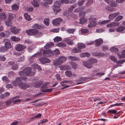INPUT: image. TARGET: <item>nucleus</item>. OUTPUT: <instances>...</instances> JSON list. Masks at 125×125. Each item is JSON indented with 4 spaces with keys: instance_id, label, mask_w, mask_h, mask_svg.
Returning a JSON list of instances; mask_svg holds the SVG:
<instances>
[{
    "instance_id": "obj_1",
    "label": "nucleus",
    "mask_w": 125,
    "mask_h": 125,
    "mask_svg": "<svg viewBox=\"0 0 125 125\" xmlns=\"http://www.w3.org/2000/svg\"><path fill=\"white\" fill-rule=\"evenodd\" d=\"M31 69L30 67H27L24 68L22 71L19 72V74L21 77H17L15 81H12L11 83L15 86H18L23 89H26L27 88L29 87V85L23 83L22 80H26L27 78L25 77H22L24 75L26 76H33L35 75V72H31Z\"/></svg>"
},
{
    "instance_id": "obj_2",
    "label": "nucleus",
    "mask_w": 125,
    "mask_h": 125,
    "mask_svg": "<svg viewBox=\"0 0 125 125\" xmlns=\"http://www.w3.org/2000/svg\"><path fill=\"white\" fill-rule=\"evenodd\" d=\"M67 59V58L64 56H62L59 57L57 59L56 61L54 62L53 64L55 66H58L65 62Z\"/></svg>"
},
{
    "instance_id": "obj_3",
    "label": "nucleus",
    "mask_w": 125,
    "mask_h": 125,
    "mask_svg": "<svg viewBox=\"0 0 125 125\" xmlns=\"http://www.w3.org/2000/svg\"><path fill=\"white\" fill-rule=\"evenodd\" d=\"M48 83H45L42 85L41 87V91L45 92H51L52 91L53 89H47L48 88Z\"/></svg>"
},
{
    "instance_id": "obj_4",
    "label": "nucleus",
    "mask_w": 125,
    "mask_h": 125,
    "mask_svg": "<svg viewBox=\"0 0 125 125\" xmlns=\"http://www.w3.org/2000/svg\"><path fill=\"white\" fill-rule=\"evenodd\" d=\"M3 42L4 43V46L8 49L11 48L12 47L11 42L7 39H4L3 41Z\"/></svg>"
},
{
    "instance_id": "obj_5",
    "label": "nucleus",
    "mask_w": 125,
    "mask_h": 125,
    "mask_svg": "<svg viewBox=\"0 0 125 125\" xmlns=\"http://www.w3.org/2000/svg\"><path fill=\"white\" fill-rule=\"evenodd\" d=\"M43 55L44 56L49 57L53 56V53L50 50H43Z\"/></svg>"
},
{
    "instance_id": "obj_6",
    "label": "nucleus",
    "mask_w": 125,
    "mask_h": 125,
    "mask_svg": "<svg viewBox=\"0 0 125 125\" xmlns=\"http://www.w3.org/2000/svg\"><path fill=\"white\" fill-rule=\"evenodd\" d=\"M62 21V20L61 18H57L52 20V23L53 25L58 26Z\"/></svg>"
},
{
    "instance_id": "obj_7",
    "label": "nucleus",
    "mask_w": 125,
    "mask_h": 125,
    "mask_svg": "<svg viewBox=\"0 0 125 125\" xmlns=\"http://www.w3.org/2000/svg\"><path fill=\"white\" fill-rule=\"evenodd\" d=\"M26 47V46H25L23 45L20 44H18L15 45V49L16 51H20L25 49Z\"/></svg>"
},
{
    "instance_id": "obj_8",
    "label": "nucleus",
    "mask_w": 125,
    "mask_h": 125,
    "mask_svg": "<svg viewBox=\"0 0 125 125\" xmlns=\"http://www.w3.org/2000/svg\"><path fill=\"white\" fill-rule=\"evenodd\" d=\"M83 65L88 69H90L93 66V65L88 60L86 62L83 61L82 62Z\"/></svg>"
},
{
    "instance_id": "obj_9",
    "label": "nucleus",
    "mask_w": 125,
    "mask_h": 125,
    "mask_svg": "<svg viewBox=\"0 0 125 125\" xmlns=\"http://www.w3.org/2000/svg\"><path fill=\"white\" fill-rule=\"evenodd\" d=\"M40 61L42 63L45 64L46 63H49L51 61L47 58L44 57H41L39 59Z\"/></svg>"
},
{
    "instance_id": "obj_10",
    "label": "nucleus",
    "mask_w": 125,
    "mask_h": 125,
    "mask_svg": "<svg viewBox=\"0 0 125 125\" xmlns=\"http://www.w3.org/2000/svg\"><path fill=\"white\" fill-rule=\"evenodd\" d=\"M105 2L112 7H115L117 5L116 3L113 0H105Z\"/></svg>"
},
{
    "instance_id": "obj_11",
    "label": "nucleus",
    "mask_w": 125,
    "mask_h": 125,
    "mask_svg": "<svg viewBox=\"0 0 125 125\" xmlns=\"http://www.w3.org/2000/svg\"><path fill=\"white\" fill-rule=\"evenodd\" d=\"M10 30L13 34H16L19 33L20 30L18 29L15 27H13L11 28Z\"/></svg>"
},
{
    "instance_id": "obj_12",
    "label": "nucleus",
    "mask_w": 125,
    "mask_h": 125,
    "mask_svg": "<svg viewBox=\"0 0 125 125\" xmlns=\"http://www.w3.org/2000/svg\"><path fill=\"white\" fill-rule=\"evenodd\" d=\"M40 0H33L31 3L34 7H38Z\"/></svg>"
},
{
    "instance_id": "obj_13",
    "label": "nucleus",
    "mask_w": 125,
    "mask_h": 125,
    "mask_svg": "<svg viewBox=\"0 0 125 125\" xmlns=\"http://www.w3.org/2000/svg\"><path fill=\"white\" fill-rule=\"evenodd\" d=\"M119 12H118L111 14L109 15V19H113L119 15Z\"/></svg>"
},
{
    "instance_id": "obj_14",
    "label": "nucleus",
    "mask_w": 125,
    "mask_h": 125,
    "mask_svg": "<svg viewBox=\"0 0 125 125\" xmlns=\"http://www.w3.org/2000/svg\"><path fill=\"white\" fill-rule=\"evenodd\" d=\"M117 55L119 59L124 58H125V49L123 50L122 52L119 53Z\"/></svg>"
},
{
    "instance_id": "obj_15",
    "label": "nucleus",
    "mask_w": 125,
    "mask_h": 125,
    "mask_svg": "<svg viewBox=\"0 0 125 125\" xmlns=\"http://www.w3.org/2000/svg\"><path fill=\"white\" fill-rule=\"evenodd\" d=\"M92 54L93 56L96 57L98 56V57L103 56L105 55L103 53H100L98 52H93Z\"/></svg>"
},
{
    "instance_id": "obj_16",
    "label": "nucleus",
    "mask_w": 125,
    "mask_h": 125,
    "mask_svg": "<svg viewBox=\"0 0 125 125\" xmlns=\"http://www.w3.org/2000/svg\"><path fill=\"white\" fill-rule=\"evenodd\" d=\"M54 45V43L52 42L47 43L44 46V48L47 49L53 46Z\"/></svg>"
},
{
    "instance_id": "obj_17",
    "label": "nucleus",
    "mask_w": 125,
    "mask_h": 125,
    "mask_svg": "<svg viewBox=\"0 0 125 125\" xmlns=\"http://www.w3.org/2000/svg\"><path fill=\"white\" fill-rule=\"evenodd\" d=\"M16 17V15L12 13H9L8 16V19L11 21L14 18H15Z\"/></svg>"
},
{
    "instance_id": "obj_18",
    "label": "nucleus",
    "mask_w": 125,
    "mask_h": 125,
    "mask_svg": "<svg viewBox=\"0 0 125 125\" xmlns=\"http://www.w3.org/2000/svg\"><path fill=\"white\" fill-rule=\"evenodd\" d=\"M95 44L96 46H98L101 44L103 42V40L102 39L100 38L95 41Z\"/></svg>"
},
{
    "instance_id": "obj_19",
    "label": "nucleus",
    "mask_w": 125,
    "mask_h": 125,
    "mask_svg": "<svg viewBox=\"0 0 125 125\" xmlns=\"http://www.w3.org/2000/svg\"><path fill=\"white\" fill-rule=\"evenodd\" d=\"M77 47L81 50V49L85 48V45L82 43H78L77 44Z\"/></svg>"
},
{
    "instance_id": "obj_20",
    "label": "nucleus",
    "mask_w": 125,
    "mask_h": 125,
    "mask_svg": "<svg viewBox=\"0 0 125 125\" xmlns=\"http://www.w3.org/2000/svg\"><path fill=\"white\" fill-rule=\"evenodd\" d=\"M7 17L5 13L2 12L0 13V19L3 20H5L6 19Z\"/></svg>"
},
{
    "instance_id": "obj_21",
    "label": "nucleus",
    "mask_w": 125,
    "mask_h": 125,
    "mask_svg": "<svg viewBox=\"0 0 125 125\" xmlns=\"http://www.w3.org/2000/svg\"><path fill=\"white\" fill-rule=\"evenodd\" d=\"M24 16L25 19L28 21H30L32 20V19L31 18L30 16L28 15L27 13H25L24 14Z\"/></svg>"
},
{
    "instance_id": "obj_22",
    "label": "nucleus",
    "mask_w": 125,
    "mask_h": 125,
    "mask_svg": "<svg viewBox=\"0 0 125 125\" xmlns=\"http://www.w3.org/2000/svg\"><path fill=\"white\" fill-rule=\"evenodd\" d=\"M125 29V27L122 26L119 27L116 29V31L119 32H121Z\"/></svg>"
},
{
    "instance_id": "obj_23",
    "label": "nucleus",
    "mask_w": 125,
    "mask_h": 125,
    "mask_svg": "<svg viewBox=\"0 0 125 125\" xmlns=\"http://www.w3.org/2000/svg\"><path fill=\"white\" fill-rule=\"evenodd\" d=\"M43 83H42L40 81H37L34 83V86L37 88L39 87Z\"/></svg>"
},
{
    "instance_id": "obj_24",
    "label": "nucleus",
    "mask_w": 125,
    "mask_h": 125,
    "mask_svg": "<svg viewBox=\"0 0 125 125\" xmlns=\"http://www.w3.org/2000/svg\"><path fill=\"white\" fill-rule=\"evenodd\" d=\"M59 67L61 70H66L69 69L70 68L69 66L67 65H62L60 66Z\"/></svg>"
},
{
    "instance_id": "obj_25",
    "label": "nucleus",
    "mask_w": 125,
    "mask_h": 125,
    "mask_svg": "<svg viewBox=\"0 0 125 125\" xmlns=\"http://www.w3.org/2000/svg\"><path fill=\"white\" fill-rule=\"evenodd\" d=\"M68 58L72 61H79V59L78 58L75 56H70L68 57Z\"/></svg>"
},
{
    "instance_id": "obj_26",
    "label": "nucleus",
    "mask_w": 125,
    "mask_h": 125,
    "mask_svg": "<svg viewBox=\"0 0 125 125\" xmlns=\"http://www.w3.org/2000/svg\"><path fill=\"white\" fill-rule=\"evenodd\" d=\"M60 7L57 6H52V8L54 11H56V13H58L60 11L61 9L60 8Z\"/></svg>"
},
{
    "instance_id": "obj_27",
    "label": "nucleus",
    "mask_w": 125,
    "mask_h": 125,
    "mask_svg": "<svg viewBox=\"0 0 125 125\" xmlns=\"http://www.w3.org/2000/svg\"><path fill=\"white\" fill-rule=\"evenodd\" d=\"M12 41L15 42H18L20 40V39L18 37H16L15 36L12 37L11 38Z\"/></svg>"
},
{
    "instance_id": "obj_28",
    "label": "nucleus",
    "mask_w": 125,
    "mask_h": 125,
    "mask_svg": "<svg viewBox=\"0 0 125 125\" xmlns=\"http://www.w3.org/2000/svg\"><path fill=\"white\" fill-rule=\"evenodd\" d=\"M81 50L78 48H75L72 50V52L74 53H78L81 52Z\"/></svg>"
},
{
    "instance_id": "obj_29",
    "label": "nucleus",
    "mask_w": 125,
    "mask_h": 125,
    "mask_svg": "<svg viewBox=\"0 0 125 125\" xmlns=\"http://www.w3.org/2000/svg\"><path fill=\"white\" fill-rule=\"evenodd\" d=\"M90 22L97 24V23L96 22V19L95 18H90L89 19Z\"/></svg>"
},
{
    "instance_id": "obj_30",
    "label": "nucleus",
    "mask_w": 125,
    "mask_h": 125,
    "mask_svg": "<svg viewBox=\"0 0 125 125\" xmlns=\"http://www.w3.org/2000/svg\"><path fill=\"white\" fill-rule=\"evenodd\" d=\"M87 21V19H85L84 17L83 18H81L80 19V24H82L83 23H84Z\"/></svg>"
},
{
    "instance_id": "obj_31",
    "label": "nucleus",
    "mask_w": 125,
    "mask_h": 125,
    "mask_svg": "<svg viewBox=\"0 0 125 125\" xmlns=\"http://www.w3.org/2000/svg\"><path fill=\"white\" fill-rule=\"evenodd\" d=\"M88 60L92 64L93 66L94 64L96 63L97 62V60L95 59L91 58L89 59Z\"/></svg>"
},
{
    "instance_id": "obj_32",
    "label": "nucleus",
    "mask_w": 125,
    "mask_h": 125,
    "mask_svg": "<svg viewBox=\"0 0 125 125\" xmlns=\"http://www.w3.org/2000/svg\"><path fill=\"white\" fill-rule=\"evenodd\" d=\"M12 9L15 10H17L19 9V6L16 4H13L11 6Z\"/></svg>"
},
{
    "instance_id": "obj_33",
    "label": "nucleus",
    "mask_w": 125,
    "mask_h": 125,
    "mask_svg": "<svg viewBox=\"0 0 125 125\" xmlns=\"http://www.w3.org/2000/svg\"><path fill=\"white\" fill-rule=\"evenodd\" d=\"M57 46H58L61 47H66V45L65 43H63L62 42H60L57 44Z\"/></svg>"
},
{
    "instance_id": "obj_34",
    "label": "nucleus",
    "mask_w": 125,
    "mask_h": 125,
    "mask_svg": "<svg viewBox=\"0 0 125 125\" xmlns=\"http://www.w3.org/2000/svg\"><path fill=\"white\" fill-rule=\"evenodd\" d=\"M62 40V38L60 37L56 36L54 39V42H58Z\"/></svg>"
},
{
    "instance_id": "obj_35",
    "label": "nucleus",
    "mask_w": 125,
    "mask_h": 125,
    "mask_svg": "<svg viewBox=\"0 0 125 125\" xmlns=\"http://www.w3.org/2000/svg\"><path fill=\"white\" fill-rule=\"evenodd\" d=\"M110 50V51L114 52L116 53H117L118 51V50L117 48L115 47H113L111 48Z\"/></svg>"
},
{
    "instance_id": "obj_36",
    "label": "nucleus",
    "mask_w": 125,
    "mask_h": 125,
    "mask_svg": "<svg viewBox=\"0 0 125 125\" xmlns=\"http://www.w3.org/2000/svg\"><path fill=\"white\" fill-rule=\"evenodd\" d=\"M110 21L109 20H104L102 21H100L98 23V24L99 25H102L104 24H106L109 22Z\"/></svg>"
},
{
    "instance_id": "obj_37",
    "label": "nucleus",
    "mask_w": 125,
    "mask_h": 125,
    "mask_svg": "<svg viewBox=\"0 0 125 125\" xmlns=\"http://www.w3.org/2000/svg\"><path fill=\"white\" fill-rule=\"evenodd\" d=\"M93 0H87V2L86 5V6L88 7L90 6L93 3Z\"/></svg>"
},
{
    "instance_id": "obj_38",
    "label": "nucleus",
    "mask_w": 125,
    "mask_h": 125,
    "mask_svg": "<svg viewBox=\"0 0 125 125\" xmlns=\"http://www.w3.org/2000/svg\"><path fill=\"white\" fill-rule=\"evenodd\" d=\"M77 4H74L73 6H71L68 9V11L71 12L75 8Z\"/></svg>"
},
{
    "instance_id": "obj_39",
    "label": "nucleus",
    "mask_w": 125,
    "mask_h": 125,
    "mask_svg": "<svg viewBox=\"0 0 125 125\" xmlns=\"http://www.w3.org/2000/svg\"><path fill=\"white\" fill-rule=\"evenodd\" d=\"M81 31L82 34H84L88 32L89 30L86 29H81Z\"/></svg>"
},
{
    "instance_id": "obj_40",
    "label": "nucleus",
    "mask_w": 125,
    "mask_h": 125,
    "mask_svg": "<svg viewBox=\"0 0 125 125\" xmlns=\"http://www.w3.org/2000/svg\"><path fill=\"white\" fill-rule=\"evenodd\" d=\"M49 20L48 18H45L43 22L47 26H48L49 24Z\"/></svg>"
},
{
    "instance_id": "obj_41",
    "label": "nucleus",
    "mask_w": 125,
    "mask_h": 125,
    "mask_svg": "<svg viewBox=\"0 0 125 125\" xmlns=\"http://www.w3.org/2000/svg\"><path fill=\"white\" fill-rule=\"evenodd\" d=\"M41 28V26L40 25L37 24H34L32 26V28L34 29H40Z\"/></svg>"
},
{
    "instance_id": "obj_42",
    "label": "nucleus",
    "mask_w": 125,
    "mask_h": 125,
    "mask_svg": "<svg viewBox=\"0 0 125 125\" xmlns=\"http://www.w3.org/2000/svg\"><path fill=\"white\" fill-rule=\"evenodd\" d=\"M75 31L74 29H69L67 30V31L70 33L73 34Z\"/></svg>"
},
{
    "instance_id": "obj_43",
    "label": "nucleus",
    "mask_w": 125,
    "mask_h": 125,
    "mask_svg": "<svg viewBox=\"0 0 125 125\" xmlns=\"http://www.w3.org/2000/svg\"><path fill=\"white\" fill-rule=\"evenodd\" d=\"M2 80L3 81L6 83H8L9 82L8 79L6 76H4L2 77Z\"/></svg>"
},
{
    "instance_id": "obj_44",
    "label": "nucleus",
    "mask_w": 125,
    "mask_h": 125,
    "mask_svg": "<svg viewBox=\"0 0 125 125\" xmlns=\"http://www.w3.org/2000/svg\"><path fill=\"white\" fill-rule=\"evenodd\" d=\"M8 49L5 47H2L0 48V51L1 52H4L7 51Z\"/></svg>"
},
{
    "instance_id": "obj_45",
    "label": "nucleus",
    "mask_w": 125,
    "mask_h": 125,
    "mask_svg": "<svg viewBox=\"0 0 125 125\" xmlns=\"http://www.w3.org/2000/svg\"><path fill=\"white\" fill-rule=\"evenodd\" d=\"M108 112L110 114L112 113L113 114H115L117 113V111L116 110H110L108 111Z\"/></svg>"
},
{
    "instance_id": "obj_46",
    "label": "nucleus",
    "mask_w": 125,
    "mask_h": 125,
    "mask_svg": "<svg viewBox=\"0 0 125 125\" xmlns=\"http://www.w3.org/2000/svg\"><path fill=\"white\" fill-rule=\"evenodd\" d=\"M60 2L59 1H56L55 2L53 6L60 7Z\"/></svg>"
},
{
    "instance_id": "obj_47",
    "label": "nucleus",
    "mask_w": 125,
    "mask_h": 125,
    "mask_svg": "<svg viewBox=\"0 0 125 125\" xmlns=\"http://www.w3.org/2000/svg\"><path fill=\"white\" fill-rule=\"evenodd\" d=\"M79 81H81L82 82H79L77 83V84H79L81 83H83V81H85V78H80L78 79Z\"/></svg>"
},
{
    "instance_id": "obj_48",
    "label": "nucleus",
    "mask_w": 125,
    "mask_h": 125,
    "mask_svg": "<svg viewBox=\"0 0 125 125\" xmlns=\"http://www.w3.org/2000/svg\"><path fill=\"white\" fill-rule=\"evenodd\" d=\"M65 75L68 77H70L72 75V72L69 71H67L65 72Z\"/></svg>"
},
{
    "instance_id": "obj_49",
    "label": "nucleus",
    "mask_w": 125,
    "mask_h": 125,
    "mask_svg": "<svg viewBox=\"0 0 125 125\" xmlns=\"http://www.w3.org/2000/svg\"><path fill=\"white\" fill-rule=\"evenodd\" d=\"M90 22V23L88 25V27L90 28H92L93 27H95L96 25V24H94V23Z\"/></svg>"
},
{
    "instance_id": "obj_50",
    "label": "nucleus",
    "mask_w": 125,
    "mask_h": 125,
    "mask_svg": "<svg viewBox=\"0 0 125 125\" xmlns=\"http://www.w3.org/2000/svg\"><path fill=\"white\" fill-rule=\"evenodd\" d=\"M71 65L72 68L74 69H76L77 67V65L75 63L72 62L71 63Z\"/></svg>"
},
{
    "instance_id": "obj_51",
    "label": "nucleus",
    "mask_w": 125,
    "mask_h": 125,
    "mask_svg": "<svg viewBox=\"0 0 125 125\" xmlns=\"http://www.w3.org/2000/svg\"><path fill=\"white\" fill-rule=\"evenodd\" d=\"M85 0H80L78 2V4L79 6H81L82 5L85 1Z\"/></svg>"
},
{
    "instance_id": "obj_52",
    "label": "nucleus",
    "mask_w": 125,
    "mask_h": 125,
    "mask_svg": "<svg viewBox=\"0 0 125 125\" xmlns=\"http://www.w3.org/2000/svg\"><path fill=\"white\" fill-rule=\"evenodd\" d=\"M79 16L80 17H84L85 16V13L84 11H81L79 14Z\"/></svg>"
},
{
    "instance_id": "obj_53",
    "label": "nucleus",
    "mask_w": 125,
    "mask_h": 125,
    "mask_svg": "<svg viewBox=\"0 0 125 125\" xmlns=\"http://www.w3.org/2000/svg\"><path fill=\"white\" fill-rule=\"evenodd\" d=\"M123 17L122 16H119L117 17L115 20V21H118L122 19Z\"/></svg>"
},
{
    "instance_id": "obj_54",
    "label": "nucleus",
    "mask_w": 125,
    "mask_h": 125,
    "mask_svg": "<svg viewBox=\"0 0 125 125\" xmlns=\"http://www.w3.org/2000/svg\"><path fill=\"white\" fill-rule=\"evenodd\" d=\"M23 100V99H18L12 101V102L14 104H16L20 102L21 101Z\"/></svg>"
},
{
    "instance_id": "obj_55",
    "label": "nucleus",
    "mask_w": 125,
    "mask_h": 125,
    "mask_svg": "<svg viewBox=\"0 0 125 125\" xmlns=\"http://www.w3.org/2000/svg\"><path fill=\"white\" fill-rule=\"evenodd\" d=\"M53 55L54 54L55 55H58L60 54V52L59 49H57L54 51L53 53Z\"/></svg>"
},
{
    "instance_id": "obj_56",
    "label": "nucleus",
    "mask_w": 125,
    "mask_h": 125,
    "mask_svg": "<svg viewBox=\"0 0 125 125\" xmlns=\"http://www.w3.org/2000/svg\"><path fill=\"white\" fill-rule=\"evenodd\" d=\"M44 3L47 4H51L52 2V0H43Z\"/></svg>"
},
{
    "instance_id": "obj_57",
    "label": "nucleus",
    "mask_w": 125,
    "mask_h": 125,
    "mask_svg": "<svg viewBox=\"0 0 125 125\" xmlns=\"http://www.w3.org/2000/svg\"><path fill=\"white\" fill-rule=\"evenodd\" d=\"M31 30L32 33V35H36L38 31V30L35 29H31Z\"/></svg>"
},
{
    "instance_id": "obj_58",
    "label": "nucleus",
    "mask_w": 125,
    "mask_h": 125,
    "mask_svg": "<svg viewBox=\"0 0 125 125\" xmlns=\"http://www.w3.org/2000/svg\"><path fill=\"white\" fill-rule=\"evenodd\" d=\"M18 68V65L17 64L14 65L11 68L13 70H17Z\"/></svg>"
},
{
    "instance_id": "obj_59",
    "label": "nucleus",
    "mask_w": 125,
    "mask_h": 125,
    "mask_svg": "<svg viewBox=\"0 0 125 125\" xmlns=\"http://www.w3.org/2000/svg\"><path fill=\"white\" fill-rule=\"evenodd\" d=\"M59 30V29L57 28L56 29H53L51 30V31L52 32L57 33L58 32Z\"/></svg>"
},
{
    "instance_id": "obj_60",
    "label": "nucleus",
    "mask_w": 125,
    "mask_h": 125,
    "mask_svg": "<svg viewBox=\"0 0 125 125\" xmlns=\"http://www.w3.org/2000/svg\"><path fill=\"white\" fill-rule=\"evenodd\" d=\"M31 29L28 30L26 31V33L27 34L30 36L32 35V33L31 31Z\"/></svg>"
},
{
    "instance_id": "obj_61",
    "label": "nucleus",
    "mask_w": 125,
    "mask_h": 125,
    "mask_svg": "<svg viewBox=\"0 0 125 125\" xmlns=\"http://www.w3.org/2000/svg\"><path fill=\"white\" fill-rule=\"evenodd\" d=\"M41 116V114L40 113H39L37 115H35V116H34L33 117L34 119L36 118H39Z\"/></svg>"
},
{
    "instance_id": "obj_62",
    "label": "nucleus",
    "mask_w": 125,
    "mask_h": 125,
    "mask_svg": "<svg viewBox=\"0 0 125 125\" xmlns=\"http://www.w3.org/2000/svg\"><path fill=\"white\" fill-rule=\"evenodd\" d=\"M6 36L5 34L3 32L0 33V39L3 38L5 37Z\"/></svg>"
},
{
    "instance_id": "obj_63",
    "label": "nucleus",
    "mask_w": 125,
    "mask_h": 125,
    "mask_svg": "<svg viewBox=\"0 0 125 125\" xmlns=\"http://www.w3.org/2000/svg\"><path fill=\"white\" fill-rule=\"evenodd\" d=\"M36 35V37H39L41 36L42 35V34L41 32H39L38 31Z\"/></svg>"
},
{
    "instance_id": "obj_64",
    "label": "nucleus",
    "mask_w": 125,
    "mask_h": 125,
    "mask_svg": "<svg viewBox=\"0 0 125 125\" xmlns=\"http://www.w3.org/2000/svg\"><path fill=\"white\" fill-rule=\"evenodd\" d=\"M11 21H10L8 19L5 21V23L6 24L7 26H10Z\"/></svg>"
}]
</instances>
